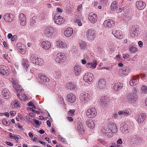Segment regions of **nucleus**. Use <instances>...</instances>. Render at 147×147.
I'll return each mask as SVG.
<instances>
[{"instance_id":"obj_1","label":"nucleus","mask_w":147,"mask_h":147,"mask_svg":"<svg viewBox=\"0 0 147 147\" xmlns=\"http://www.w3.org/2000/svg\"><path fill=\"white\" fill-rule=\"evenodd\" d=\"M30 59L34 64L37 65L41 66L44 63L42 59L37 57L36 54H33L30 57Z\"/></svg>"},{"instance_id":"obj_2","label":"nucleus","mask_w":147,"mask_h":147,"mask_svg":"<svg viewBox=\"0 0 147 147\" xmlns=\"http://www.w3.org/2000/svg\"><path fill=\"white\" fill-rule=\"evenodd\" d=\"M126 99L129 103L132 104L137 101L138 100V96L135 93H129L126 96Z\"/></svg>"},{"instance_id":"obj_3","label":"nucleus","mask_w":147,"mask_h":147,"mask_svg":"<svg viewBox=\"0 0 147 147\" xmlns=\"http://www.w3.org/2000/svg\"><path fill=\"white\" fill-rule=\"evenodd\" d=\"M80 99L81 101L84 103H86L92 98V94L86 93L81 94Z\"/></svg>"},{"instance_id":"obj_4","label":"nucleus","mask_w":147,"mask_h":147,"mask_svg":"<svg viewBox=\"0 0 147 147\" xmlns=\"http://www.w3.org/2000/svg\"><path fill=\"white\" fill-rule=\"evenodd\" d=\"M96 35L95 31L92 29H89L86 32V36L88 40H93Z\"/></svg>"},{"instance_id":"obj_5","label":"nucleus","mask_w":147,"mask_h":147,"mask_svg":"<svg viewBox=\"0 0 147 147\" xmlns=\"http://www.w3.org/2000/svg\"><path fill=\"white\" fill-rule=\"evenodd\" d=\"M100 105L103 107H106L109 104V100L107 97L105 96L102 97L99 102Z\"/></svg>"},{"instance_id":"obj_6","label":"nucleus","mask_w":147,"mask_h":147,"mask_svg":"<svg viewBox=\"0 0 147 147\" xmlns=\"http://www.w3.org/2000/svg\"><path fill=\"white\" fill-rule=\"evenodd\" d=\"M38 76V77L37 78V80L40 83L43 84L44 82H48L49 81V79L43 75L42 73H39Z\"/></svg>"},{"instance_id":"obj_7","label":"nucleus","mask_w":147,"mask_h":147,"mask_svg":"<svg viewBox=\"0 0 147 147\" xmlns=\"http://www.w3.org/2000/svg\"><path fill=\"white\" fill-rule=\"evenodd\" d=\"M96 109L94 108H91L87 110L86 114L88 117L92 118L96 116Z\"/></svg>"},{"instance_id":"obj_8","label":"nucleus","mask_w":147,"mask_h":147,"mask_svg":"<svg viewBox=\"0 0 147 147\" xmlns=\"http://www.w3.org/2000/svg\"><path fill=\"white\" fill-rule=\"evenodd\" d=\"M94 77L93 75L90 73L86 74L84 76V80L85 82L90 84L93 81Z\"/></svg>"},{"instance_id":"obj_9","label":"nucleus","mask_w":147,"mask_h":147,"mask_svg":"<svg viewBox=\"0 0 147 147\" xmlns=\"http://www.w3.org/2000/svg\"><path fill=\"white\" fill-rule=\"evenodd\" d=\"M55 22L58 24H61L63 22V19L58 14H56L54 17Z\"/></svg>"},{"instance_id":"obj_10","label":"nucleus","mask_w":147,"mask_h":147,"mask_svg":"<svg viewBox=\"0 0 147 147\" xmlns=\"http://www.w3.org/2000/svg\"><path fill=\"white\" fill-rule=\"evenodd\" d=\"M65 57L64 53L61 52L59 53L57 55L56 61L57 63H61L62 62V60L64 59Z\"/></svg>"},{"instance_id":"obj_11","label":"nucleus","mask_w":147,"mask_h":147,"mask_svg":"<svg viewBox=\"0 0 147 147\" xmlns=\"http://www.w3.org/2000/svg\"><path fill=\"white\" fill-rule=\"evenodd\" d=\"M19 22L21 25L25 26L26 23V18L25 15L23 13H21L19 16Z\"/></svg>"},{"instance_id":"obj_12","label":"nucleus","mask_w":147,"mask_h":147,"mask_svg":"<svg viewBox=\"0 0 147 147\" xmlns=\"http://www.w3.org/2000/svg\"><path fill=\"white\" fill-rule=\"evenodd\" d=\"M0 74L3 75H8L9 74V69L3 65H0Z\"/></svg>"},{"instance_id":"obj_13","label":"nucleus","mask_w":147,"mask_h":147,"mask_svg":"<svg viewBox=\"0 0 147 147\" xmlns=\"http://www.w3.org/2000/svg\"><path fill=\"white\" fill-rule=\"evenodd\" d=\"M129 71V67L126 66L120 70L119 71V74L121 76H124L127 75Z\"/></svg>"},{"instance_id":"obj_14","label":"nucleus","mask_w":147,"mask_h":147,"mask_svg":"<svg viewBox=\"0 0 147 147\" xmlns=\"http://www.w3.org/2000/svg\"><path fill=\"white\" fill-rule=\"evenodd\" d=\"M54 32V29L51 27H47L44 30L45 34L48 37L51 36Z\"/></svg>"},{"instance_id":"obj_15","label":"nucleus","mask_w":147,"mask_h":147,"mask_svg":"<svg viewBox=\"0 0 147 147\" xmlns=\"http://www.w3.org/2000/svg\"><path fill=\"white\" fill-rule=\"evenodd\" d=\"M136 6L138 9L142 10L146 7V3L145 2L142 1H138L136 2Z\"/></svg>"},{"instance_id":"obj_16","label":"nucleus","mask_w":147,"mask_h":147,"mask_svg":"<svg viewBox=\"0 0 147 147\" xmlns=\"http://www.w3.org/2000/svg\"><path fill=\"white\" fill-rule=\"evenodd\" d=\"M14 16L11 13H6L4 16L5 21L7 22H11L13 20Z\"/></svg>"},{"instance_id":"obj_17","label":"nucleus","mask_w":147,"mask_h":147,"mask_svg":"<svg viewBox=\"0 0 147 147\" xmlns=\"http://www.w3.org/2000/svg\"><path fill=\"white\" fill-rule=\"evenodd\" d=\"M1 94L6 99H8L10 97V93L9 90L7 89H4L2 90Z\"/></svg>"},{"instance_id":"obj_18","label":"nucleus","mask_w":147,"mask_h":147,"mask_svg":"<svg viewBox=\"0 0 147 147\" xmlns=\"http://www.w3.org/2000/svg\"><path fill=\"white\" fill-rule=\"evenodd\" d=\"M146 118V115L145 113H141L138 115L136 117L138 122L140 123L143 122Z\"/></svg>"},{"instance_id":"obj_19","label":"nucleus","mask_w":147,"mask_h":147,"mask_svg":"<svg viewBox=\"0 0 147 147\" xmlns=\"http://www.w3.org/2000/svg\"><path fill=\"white\" fill-rule=\"evenodd\" d=\"M97 16L94 13L92 12L90 13L88 16V18L89 21L92 23H95L97 21Z\"/></svg>"},{"instance_id":"obj_20","label":"nucleus","mask_w":147,"mask_h":147,"mask_svg":"<svg viewBox=\"0 0 147 147\" xmlns=\"http://www.w3.org/2000/svg\"><path fill=\"white\" fill-rule=\"evenodd\" d=\"M112 33L117 38L121 39L123 37L121 32L120 30H113Z\"/></svg>"},{"instance_id":"obj_21","label":"nucleus","mask_w":147,"mask_h":147,"mask_svg":"<svg viewBox=\"0 0 147 147\" xmlns=\"http://www.w3.org/2000/svg\"><path fill=\"white\" fill-rule=\"evenodd\" d=\"M105 84L106 81L104 79H100L98 82V86L100 89H104L106 87Z\"/></svg>"},{"instance_id":"obj_22","label":"nucleus","mask_w":147,"mask_h":147,"mask_svg":"<svg viewBox=\"0 0 147 147\" xmlns=\"http://www.w3.org/2000/svg\"><path fill=\"white\" fill-rule=\"evenodd\" d=\"M12 83L13 88L17 92H20L22 91L21 86L19 85L15 81H13Z\"/></svg>"},{"instance_id":"obj_23","label":"nucleus","mask_w":147,"mask_h":147,"mask_svg":"<svg viewBox=\"0 0 147 147\" xmlns=\"http://www.w3.org/2000/svg\"><path fill=\"white\" fill-rule=\"evenodd\" d=\"M139 77L138 76H134L130 81L129 84L131 86H134L138 82Z\"/></svg>"},{"instance_id":"obj_24","label":"nucleus","mask_w":147,"mask_h":147,"mask_svg":"<svg viewBox=\"0 0 147 147\" xmlns=\"http://www.w3.org/2000/svg\"><path fill=\"white\" fill-rule=\"evenodd\" d=\"M41 46L45 50H48L51 48V44L49 41H45L42 43Z\"/></svg>"},{"instance_id":"obj_25","label":"nucleus","mask_w":147,"mask_h":147,"mask_svg":"<svg viewBox=\"0 0 147 147\" xmlns=\"http://www.w3.org/2000/svg\"><path fill=\"white\" fill-rule=\"evenodd\" d=\"M130 113L131 111L129 109H126L119 111L118 114L119 115H122L124 117H126L129 115L131 114Z\"/></svg>"},{"instance_id":"obj_26","label":"nucleus","mask_w":147,"mask_h":147,"mask_svg":"<svg viewBox=\"0 0 147 147\" xmlns=\"http://www.w3.org/2000/svg\"><path fill=\"white\" fill-rule=\"evenodd\" d=\"M73 33V30L71 28H66L64 32V34L65 36L69 37L71 36Z\"/></svg>"},{"instance_id":"obj_27","label":"nucleus","mask_w":147,"mask_h":147,"mask_svg":"<svg viewBox=\"0 0 147 147\" xmlns=\"http://www.w3.org/2000/svg\"><path fill=\"white\" fill-rule=\"evenodd\" d=\"M67 98V101L70 102H73L76 100V96L72 93H70L68 94Z\"/></svg>"},{"instance_id":"obj_28","label":"nucleus","mask_w":147,"mask_h":147,"mask_svg":"<svg viewBox=\"0 0 147 147\" xmlns=\"http://www.w3.org/2000/svg\"><path fill=\"white\" fill-rule=\"evenodd\" d=\"M74 72L76 76H79L81 73V69L79 66H75L74 67Z\"/></svg>"},{"instance_id":"obj_29","label":"nucleus","mask_w":147,"mask_h":147,"mask_svg":"<svg viewBox=\"0 0 147 147\" xmlns=\"http://www.w3.org/2000/svg\"><path fill=\"white\" fill-rule=\"evenodd\" d=\"M56 45L59 48H62L66 49L67 47V44L65 43H64L60 40H58L57 41Z\"/></svg>"},{"instance_id":"obj_30","label":"nucleus","mask_w":147,"mask_h":147,"mask_svg":"<svg viewBox=\"0 0 147 147\" xmlns=\"http://www.w3.org/2000/svg\"><path fill=\"white\" fill-rule=\"evenodd\" d=\"M86 124L90 128H93L94 127L95 124L93 121L89 119L86 121Z\"/></svg>"},{"instance_id":"obj_31","label":"nucleus","mask_w":147,"mask_h":147,"mask_svg":"<svg viewBox=\"0 0 147 147\" xmlns=\"http://www.w3.org/2000/svg\"><path fill=\"white\" fill-rule=\"evenodd\" d=\"M123 87V85L122 84L118 82L115 83L113 86L114 90L116 91H118Z\"/></svg>"},{"instance_id":"obj_32","label":"nucleus","mask_w":147,"mask_h":147,"mask_svg":"<svg viewBox=\"0 0 147 147\" xmlns=\"http://www.w3.org/2000/svg\"><path fill=\"white\" fill-rule=\"evenodd\" d=\"M117 129L116 125L113 123H111V132L113 134L117 132Z\"/></svg>"},{"instance_id":"obj_33","label":"nucleus","mask_w":147,"mask_h":147,"mask_svg":"<svg viewBox=\"0 0 147 147\" xmlns=\"http://www.w3.org/2000/svg\"><path fill=\"white\" fill-rule=\"evenodd\" d=\"M128 50L131 53H135L138 51L136 47L132 45L129 46Z\"/></svg>"},{"instance_id":"obj_34","label":"nucleus","mask_w":147,"mask_h":147,"mask_svg":"<svg viewBox=\"0 0 147 147\" xmlns=\"http://www.w3.org/2000/svg\"><path fill=\"white\" fill-rule=\"evenodd\" d=\"M38 18L35 16L33 17L30 19V24L31 26L34 25L36 22V21H38Z\"/></svg>"},{"instance_id":"obj_35","label":"nucleus","mask_w":147,"mask_h":147,"mask_svg":"<svg viewBox=\"0 0 147 147\" xmlns=\"http://www.w3.org/2000/svg\"><path fill=\"white\" fill-rule=\"evenodd\" d=\"M128 11H127L126 13H125V11H124L122 12V14L121 16V17L122 18L123 20L128 21L129 20L128 17L127 18V17L128 15Z\"/></svg>"},{"instance_id":"obj_36","label":"nucleus","mask_w":147,"mask_h":147,"mask_svg":"<svg viewBox=\"0 0 147 147\" xmlns=\"http://www.w3.org/2000/svg\"><path fill=\"white\" fill-rule=\"evenodd\" d=\"M87 64L89 65V66H90V68L93 69L96 68V65H97V63L95 61H94L92 63H88Z\"/></svg>"},{"instance_id":"obj_37","label":"nucleus","mask_w":147,"mask_h":147,"mask_svg":"<svg viewBox=\"0 0 147 147\" xmlns=\"http://www.w3.org/2000/svg\"><path fill=\"white\" fill-rule=\"evenodd\" d=\"M75 87V85L72 83H68L67 85V88L68 89H74Z\"/></svg>"},{"instance_id":"obj_38","label":"nucleus","mask_w":147,"mask_h":147,"mask_svg":"<svg viewBox=\"0 0 147 147\" xmlns=\"http://www.w3.org/2000/svg\"><path fill=\"white\" fill-rule=\"evenodd\" d=\"M104 26L106 28H109V25L110 24V20H105L104 22Z\"/></svg>"},{"instance_id":"obj_39","label":"nucleus","mask_w":147,"mask_h":147,"mask_svg":"<svg viewBox=\"0 0 147 147\" xmlns=\"http://www.w3.org/2000/svg\"><path fill=\"white\" fill-rule=\"evenodd\" d=\"M131 142L134 144H137L138 143L139 139L138 137L135 136L133 137L131 139Z\"/></svg>"},{"instance_id":"obj_40","label":"nucleus","mask_w":147,"mask_h":147,"mask_svg":"<svg viewBox=\"0 0 147 147\" xmlns=\"http://www.w3.org/2000/svg\"><path fill=\"white\" fill-rule=\"evenodd\" d=\"M117 7L116 2L114 1L113 2L111 5V9L112 11L115 10Z\"/></svg>"},{"instance_id":"obj_41","label":"nucleus","mask_w":147,"mask_h":147,"mask_svg":"<svg viewBox=\"0 0 147 147\" xmlns=\"http://www.w3.org/2000/svg\"><path fill=\"white\" fill-rule=\"evenodd\" d=\"M77 128L79 131H83V126L82 123L79 122L78 123Z\"/></svg>"},{"instance_id":"obj_42","label":"nucleus","mask_w":147,"mask_h":147,"mask_svg":"<svg viewBox=\"0 0 147 147\" xmlns=\"http://www.w3.org/2000/svg\"><path fill=\"white\" fill-rule=\"evenodd\" d=\"M141 90L142 93H145L147 92V86H142L141 87Z\"/></svg>"},{"instance_id":"obj_43","label":"nucleus","mask_w":147,"mask_h":147,"mask_svg":"<svg viewBox=\"0 0 147 147\" xmlns=\"http://www.w3.org/2000/svg\"><path fill=\"white\" fill-rule=\"evenodd\" d=\"M80 44L81 48L83 49H85L87 46L86 43L83 41L80 42Z\"/></svg>"},{"instance_id":"obj_44","label":"nucleus","mask_w":147,"mask_h":147,"mask_svg":"<svg viewBox=\"0 0 147 147\" xmlns=\"http://www.w3.org/2000/svg\"><path fill=\"white\" fill-rule=\"evenodd\" d=\"M16 48L19 51L22 48H24L25 47L24 45L21 43H18L16 45Z\"/></svg>"},{"instance_id":"obj_45","label":"nucleus","mask_w":147,"mask_h":147,"mask_svg":"<svg viewBox=\"0 0 147 147\" xmlns=\"http://www.w3.org/2000/svg\"><path fill=\"white\" fill-rule=\"evenodd\" d=\"M127 125L125 123V125H124V124H123L122 125V127L120 128V129L123 131H125L126 130H128L127 128Z\"/></svg>"},{"instance_id":"obj_46","label":"nucleus","mask_w":147,"mask_h":147,"mask_svg":"<svg viewBox=\"0 0 147 147\" xmlns=\"http://www.w3.org/2000/svg\"><path fill=\"white\" fill-rule=\"evenodd\" d=\"M27 61L26 59H24L22 62V65L24 66L25 69L29 67L28 65L27 64Z\"/></svg>"},{"instance_id":"obj_47","label":"nucleus","mask_w":147,"mask_h":147,"mask_svg":"<svg viewBox=\"0 0 147 147\" xmlns=\"http://www.w3.org/2000/svg\"><path fill=\"white\" fill-rule=\"evenodd\" d=\"M2 124L5 125L9 126V123H8L6 119H3L2 120Z\"/></svg>"},{"instance_id":"obj_48","label":"nucleus","mask_w":147,"mask_h":147,"mask_svg":"<svg viewBox=\"0 0 147 147\" xmlns=\"http://www.w3.org/2000/svg\"><path fill=\"white\" fill-rule=\"evenodd\" d=\"M108 0H101L100 3L103 5H107L108 3Z\"/></svg>"},{"instance_id":"obj_49","label":"nucleus","mask_w":147,"mask_h":147,"mask_svg":"<svg viewBox=\"0 0 147 147\" xmlns=\"http://www.w3.org/2000/svg\"><path fill=\"white\" fill-rule=\"evenodd\" d=\"M9 137L10 138L13 139H17L18 140L19 139V138L17 136L14 135L13 136L12 135V134L11 133H9Z\"/></svg>"},{"instance_id":"obj_50","label":"nucleus","mask_w":147,"mask_h":147,"mask_svg":"<svg viewBox=\"0 0 147 147\" xmlns=\"http://www.w3.org/2000/svg\"><path fill=\"white\" fill-rule=\"evenodd\" d=\"M58 138L59 140H60L61 142H65V139L63 138L61 136L59 135L58 136Z\"/></svg>"},{"instance_id":"obj_51","label":"nucleus","mask_w":147,"mask_h":147,"mask_svg":"<svg viewBox=\"0 0 147 147\" xmlns=\"http://www.w3.org/2000/svg\"><path fill=\"white\" fill-rule=\"evenodd\" d=\"M28 106L31 107H32L34 108V109H36L35 106H34V105L33 103H32L31 102H30L29 103H28Z\"/></svg>"},{"instance_id":"obj_52","label":"nucleus","mask_w":147,"mask_h":147,"mask_svg":"<svg viewBox=\"0 0 147 147\" xmlns=\"http://www.w3.org/2000/svg\"><path fill=\"white\" fill-rule=\"evenodd\" d=\"M75 22H76L79 26H81L82 25V23H81L80 20L79 19L75 20Z\"/></svg>"},{"instance_id":"obj_53","label":"nucleus","mask_w":147,"mask_h":147,"mask_svg":"<svg viewBox=\"0 0 147 147\" xmlns=\"http://www.w3.org/2000/svg\"><path fill=\"white\" fill-rule=\"evenodd\" d=\"M19 51L22 54H24L26 53V49L25 48H22L20 49Z\"/></svg>"},{"instance_id":"obj_54","label":"nucleus","mask_w":147,"mask_h":147,"mask_svg":"<svg viewBox=\"0 0 147 147\" xmlns=\"http://www.w3.org/2000/svg\"><path fill=\"white\" fill-rule=\"evenodd\" d=\"M33 121L34 122V123L36 124L37 125H39L41 124V121H38L36 120V119H34Z\"/></svg>"},{"instance_id":"obj_55","label":"nucleus","mask_w":147,"mask_h":147,"mask_svg":"<svg viewBox=\"0 0 147 147\" xmlns=\"http://www.w3.org/2000/svg\"><path fill=\"white\" fill-rule=\"evenodd\" d=\"M14 105L15 107H18L19 105V102L18 100H15L13 101Z\"/></svg>"},{"instance_id":"obj_56","label":"nucleus","mask_w":147,"mask_h":147,"mask_svg":"<svg viewBox=\"0 0 147 147\" xmlns=\"http://www.w3.org/2000/svg\"><path fill=\"white\" fill-rule=\"evenodd\" d=\"M17 39V36H16L14 35L12 37L11 40L12 41H16Z\"/></svg>"},{"instance_id":"obj_57","label":"nucleus","mask_w":147,"mask_h":147,"mask_svg":"<svg viewBox=\"0 0 147 147\" xmlns=\"http://www.w3.org/2000/svg\"><path fill=\"white\" fill-rule=\"evenodd\" d=\"M55 74L57 76H60L61 75V73L59 70H58L55 71Z\"/></svg>"},{"instance_id":"obj_58","label":"nucleus","mask_w":147,"mask_h":147,"mask_svg":"<svg viewBox=\"0 0 147 147\" xmlns=\"http://www.w3.org/2000/svg\"><path fill=\"white\" fill-rule=\"evenodd\" d=\"M129 55L127 54H123V57L124 59H127L129 57Z\"/></svg>"},{"instance_id":"obj_59","label":"nucleus","mask_w":147,"mask_h":147,"mask_svg":"<svg viewBox=\"0 0 147 147\" xmlns=\"http://www.w3.org/2000/svg\"><path fill=\"white\" fill-rule=\"evenodd\" d=\"M138 35V32L136 31V33H134V32H132L130 33V35L132 37H134L135 36H137Z\"/></svg>"},{"instance_id":"obj_60","label":"nucleus","mask_w":147,"mask_h":147,"mask_svg":"<svg viewBox=\"0 0 147 147\" xmlns=\"http://www.w3.org/2000/svg\"><path fill=\"white\" fill-rule=\"evenodd\" d=\"M138 45L140 48H142L143 47V43L141 41H139L138 42Z\"/></svg>"},{"instance_id":"obj_61","label":"nucleus","mask_w":147,"mask_h":147,"mask_svg":"<svg viewBox=\"0 0 147 147\" xmlns=\"http://www.w3.org/2000/svg\"><path fill=\"white\" fill-rule=\"evenodd\" d=\"M75 111V110L74 109L70 110L68 112V114L70 115V114H71V115H73L74 114Z\"/></svg>"},{"instance_id":"obj_62","label":"nucleus","mask_w":147,"mask_h":147,"mask_svg":"<svg viewBox=\"0 0 147 147\" xmlns=\"http://www.w3.org/2000/svg\"><path fill=\"white\" fill-rule=\"evenodd\" d=\"M39 18L40 19H44L45 18V16L43 14H41L39 16Z\"/></svg>"},{"instance_id":"obj_63","label":"nucleus","mask_w":147,"mask_h":147,"mask_svg":"<svg viewBox=\"0 0 147 147\" xmlns=\"http://www.w3.org/2000/svg\"><path fill=\"white\" fill-rule=\"evenodd\" d=\"M117 13H118L122 12V9L120 8H117L115 10Z\"/></svg>"},{"instance_id":"obj_64","label":"nucleus","mask_w":147,"mask_h":147,"mask_svg":"<svg viewBox=\"0 0 147 147\" xmlns=\"http://www.w3.org/2000/svg\"><path fill=\"white\" fill-rule=\"evenodd\" d=\"M5 143L7 145L10 146H13V144L10 142L8 141H6Z\"/></svg>"}]
</instances>
